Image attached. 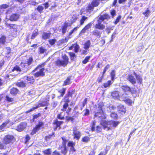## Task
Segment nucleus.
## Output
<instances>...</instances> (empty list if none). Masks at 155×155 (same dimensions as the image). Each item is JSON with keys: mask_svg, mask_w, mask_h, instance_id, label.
Segmentation results:
<instances>
[{"mask_svg": "<svg viewBox=\"0 0 155 155\" xmlns=\"http://www.w3.org/2000/svg\"><path fill=\"white\" fill-rule=\"evenodd\" d=\"M79 27H77L75 28H74L73 30H72L70 32L69 34L70 35H71L75 31H76L78 28H79Z\"/></svg>", "mask_w": 155, "mask_h": 155, "instance_id": "obj_53", "label": "nucleus"}, {"mask_svg": "<svg viewBox=\"0 0 155 155\" xmlns=\"http://www.w3.org/2000/svg\"><path fill=\"white\" fill-rule=\"evenodd\" d=\"M6 37L4 36H2L0 38V44L4 45L6 42Z\"/></svg>", "mask_w": 155, "mask_h": 155, "instance_id": "obj_26", "label": "nucleus"}, {"mask_svg": "<svg viewBox=\"0 0 155 155\" xmlns=\"http://www.w3.org/2000/svg\"><path fill=\"white\" fill-rule=\"evenodd\" d=\"M132 94H134L136 93V91L135 88H130V90L129 91Z\"/></svg>", "mask_w": 155, "mask_h": 155, "instance_id": "obj_54", "label": "nucleus"}, {"mask_svg": "<svg viewBox=\"0 0 155 155\" xmlns=\"http://www.w3.org/2000/svg\"><path fill=\"white\" fill-rule=\"evenodd\" d=\"M63 60H58L56 61V64L58 66H65L68 63V57L65 55L62 56Z\"/></svg>", "mask_w": 155, "mask_h": 155, "instance_id": "obj_5", "label": "nucleus"}, {"mask_svg": "<svg viewBox=\"0 0 155 155\" xmlns=\"http://www.w3.org/2000/svg\"><path fill=\"white\" fill-rule=\"evenodd\" d=\"M73 131L74 138V139H76L78 140H79L81 136V133L79 131L76 130L75 128H73Z\"/></svg>", "mask_w": 155, "mask_h": 155, "instance_id": "obj_11", "label": "nucleus"}, {"mask_svg": "<svg viewBox=\"0 0 155 155\" xmlns=\"http://www.w3.org/2000/svg\"><path fill=\"white\" fill-rule=\"evenodd\" d=\"M121 88L125 92L129 91L130 90V87L127 85H123Z\"/></svg>", "mask_w": 155, "mask_h": 155, "instance_id": "obj_29", "label": "nucleus"}, {"mask_svg": "<svg viewBox=\"0 0 155 155\" xmlns=\"http://www.w3.org/2000/svg\"><path fill=\"white\" fill-rule=\"evenodd\" d=\"M38 34V31L37 30H35L34 31L33 34H32L31 38V39H34L37 36Z\"/></svg>", "mask_w": 155, "mask_h": 155, "instance_id": "obj_36", "label": "nucleus"}, {"mask_svg": "<svg viewBox=\"0 0 155 155\" xmlns=\"http://www.w3.org/2000/svg\"><path fill=\"white\" fill-rule=\"evenodd\" d=\"M73 48H74V50L76 52L78 51L79 47V45L77 44H74L71 46L69 48V49L71 50H72Z\"/></svg>", "mask_w": 155, "mask_h": 155, "instance_id": "obj_18", "label": "nucleus"}, {"mask_svg": "<svg viewBox=\"0 0 155 155\" xmlns=\"http://www.w3.org/2000/svg\"><path fill=\"white\" fill-rule=\"evenodd\" d=\"M9 120L5 121L2 125L0 126V130L3 131V130L6 126L9 123Z\"/></svg>", "mask_w": 155, "mask_h": 155, "instance_id": "obj_23", "label": "nucleus"}, {"mask_svg": "<svg viewBox=\"0 0 155 155\" xmlns=\"http://www.w3.org/2000/svg\"><path fill=\"white\" fill-rule=\"evenodd\" d=\"M110 75L111 76V80L113 81L114 79L115 75V71L114 70L112 71Z\"/></svg>", "mask_w": 155, "mask_h": 155, "instance_id": "obj_47", "label": "nucleus"}, {"mask_svg": "<svg viewBox=\"0 0 155 155\" xmlns=\"http://www.w3.org/2000/svg\"><path fill=\"white\" fill-rule=\"evenodd\" d=\"M16 84L18 86L21 87H24L25 86V83L22 81L17 82Z\"/></svg>", "mask_w": 155, "mask_h": 155, "instance_id": "obj_32", "label": "nucleus"}, {"mask_svg": "<svg viewBox=\"0 0 155 155\" xmlns=\"http://www.w3.org/2000/svg\"><path fill=\"white\" fill-rule=\"evenodd\" d=\"M69 54L70 56L71 59V60H74L76 58V55L73 52H69Z\"/></svg>", "mask_w": 155, "mask_h": 155, "instance_id": "obj_38", "label": "nucleus"}, {"mask_svg": "<svg viewBox=\"0 0 155 155\" xmlns=\"http://www.w3.org/2000/svg\"><path fill=\"white\" fill-rule=\"evenodd\" d=\"M111 14L112 15V17H114L116 15V11L115 10H113L111 12Z\"/></svg>", "mask_w": 155, "mask_h": 155, "instance_id": "obj_63", "label": "nucleus"}, {"mask_svg": "<svg viewBox=\"0 0 155 155\" xmlns=\"http://www.w3.org/2000/svg\"><path fill=\"white\" fill-rule=\"evenodd\" d=\"M65 89L62 88V89H60L59 92L61 93V95L59 96L63 97L65 93Z\"/></svg>", "mask_w": 155, "mask_h": 155, "instance_id": "obj_39", "label": "nucleus"}, {"mask_svg": "<svg viewBox=\"0 0 155 155\" xmlns=\"http://www.w3.org/2000/svg\"><path fill=\"white\" fill-rule=\"evenodd\" d=\"M91 45V42L90 40L87 41L84 44V48L85 50L88 49Z\"/></svg>", "mask_w": 155, "mask_h": 155, "instance_id": "obj_24", "label": "nucleus"}, {"mask_svg": "<svg viewBox=\"0 0 155 155\" xmlns=\"http://www.w3.org/2000/svg\"><path fill=\"white\" fill-rule=\"evenodd\" d=\"M5 50L7 52V53L9 54L11 51V49L9 47H7L5 49Z\"/></svg>", "mask_w": 155, "mask_h": 155, "instance_id": "obj_60", "label": "nucleus"}, {"mask_svg": "<svg viewBox=\"0 0 155 155\" xmlns=\"http://www.w3.org/2000/svg\"><path fill=\"white\" fill-rule=\"evenodd\" d=\"M106 109L108 111L110 112L111 109H113V107L111 106L109 107H106L104 106L103 103H99L98 107L95 110L94 116L95 117H98L101 119H103L101 120V124L104 129L108 130L109 129V126L108 125V124L110 125V121H107L104 120L106 118V115L104 113Z\"/></svg>", "mask_w": 155, "mask_h": 155, "instance_id": "obj_1", "label": "nucleus"}, {"mask_svg": "<svg viewBox=\"0 0 155 155\" xmlns=\"http://www.w3.org/2000/svg\"><path fill=\"white\" fill-rule=\"evenodd\" d=\"M49 100H48L47 101H40L38 104H36L35 105V107L32 108L31 109L27 111L26 112V113H28L31 111H33L35 109H36L38 107H43L45 106H47L48 104V101Z\"/></svg>", "mask_w": 155, "mask_h": 155, "instance_id": "obj_4", "label": "nucleus"}, {"mask_svg": "<svg viewBox=\"0 0 155 155\" xmlns=\"http://www.w3.org/2000/svg\"><path fill=\"white\" fill-rule=\"evenodd\" d=\"M18 92V90L16 88H13L10 90V93L12 94H16Z\"/></svg>", "mask_w": 155, "mask_h": 155, "instance_id": "obj_31", "label": "nucleus"}, {"mask_svg": "<svg viewBox=\"0 0 155 155\" xmlns=\"http://www.w3.org/2000/svg\"><path fill=\"white\" fill-rule=\"evenodd\" d=\"M89 138L87 136H85L83 138L82 141L84 142H87L89 140Z\"/></svg>", "mask_w": 155, "mask_h": 155, "instance_id": "obj_49", "label": "nucleus"}, {"mask_svg": "<svg viewBox=\"0 0 155 155\" xmlns=\"http://www.w3.org/2000/svg\"><path fill=\"white\" fill-rule=\"evenodd\" d=\"M57 117L58 118L61 120L64 119V117L62 115V113H60V114H58V115Z\"/></svg>", "mask_w": 155, "mask_h": 155, "instance_id": "obj_57", "label": "nucleus"}, {"mask_svg": "<svg viewBox=\"0 0 155 155\" xmlns=\"http://www.w3.org/2000/svg\"><path fill=\"white\" fill-rule=\"evenodd\" d=\"M109 18V15L107 14L101 15L99 16L97 18V23L95 26V28L100 30L104 29L105 28V26L102 24V22H103L104 24H107L106 21V20H107Z\"/></svg>", "mask_w": 155, "mask_h": 155, "instance_id": "obj_2", "label": "nucleus"}, {"mask_svg": "<svg viewBox=\"0 0 155 155\" xmlns=\"http://www.w3.org/2000/svg\"><path fill=\"white\" fill-rule=\"evenodd\" d=\"M17 71L18 72H19L21 71V70L19 66H16L14 67V68L12 70V71Z\"/></svg>", "mask_w": 155, "mask_h": 155, "instance_id": "obj_42", "label": "nucleus"}, {"mask_svg": "<svg viewBox=\"0 0 155 155\" xmlns=\"http://www.w3.org/2000/svg\"><path fill=\"white\" fill-rule=\"evenodd\" d=\"M121 17L120 16H119L117 18L116 21L114 22V23L115 24H117L119 22V21L121 19Z\"/></svg>", "mask_w": 155, "mask_h": 155, "instance_id": "obj_58", "label": "nucleus"}, {"mask_svg": "<svg viewBox=\"0 0 155 155\" xmlns=\"http://www.w3.org/2000/svg\"><path fill=\"white\" fill-rule=\"evenodd\" d=\"M26 124L25 123H22L17 126V130L19 132L22 131L26 127Z\"/></svg>", "mask_w": 155, "mask_h": 155, "instance_id": "obj_13", "label": "nucleus"}, {"mask_svg": "<svg viewBox=\"0 0 155 155\" xmlns=\"http://www.w3.org/2000/svg\"><path fill=\"white\" fill-rule=\"evenodd\" d=\"M6 98L7 100L9 102H11L13 101V99L12 98L8 96H7L6 97Z\"/></svg>", "mask_w": 155, "mask_h": 155, "instance_id": "obj_62", "label": "nucleus"}, {"mask_svg": "<svg viewBox=\"0 0 155 155\" xmlns=\"http://www.w3.org/2000/svg\"><path fill=\"white\" fill-rule=\"evenodd\" d=\"M39 52L40 54H43L44 53L46 52V49L42 47H41L39 48Z\"/></svg>", "mask_w": 155, "mask_h": 155, "instance_id": "obj_35", "label": "nucleus"}, {"mask_svg": "<svg viewBox=\"0 0 155 155\" xmlns=\"http://www.w3.org/2000/svg\"><path fill=\"white\" fill-rule=\"evenodd\" d=\"M125 103L129 105H131L132 103V101L129 98H127L124 100Z\"/></svg>", "mask_w": 155, "mask_h": 155, "instance_id": "obj_37", "label": "nucleus"}, {"mask_svg": "<svg viewBox=\"0 0 155 155\" xmlns=\"http://www.w3.org/2000/svg\"><path fill=\"white\" fill-rule=\"evenodd\" d=\"M14 141V138L13 136L8 135L5 136L3 139V142L6 144L12 143Z\"/></svg>", "mask_w": 155, "mask_h": 155, "instance_id": "obj_8", "label": "nucleus"}, {"mask_svg": "<svg viewBox=\"0 0 155 155\" xmlns=\"http://www.w3.org/2000/svg\"><path fill=\"white\" fill-rule=\"evenodd\" d=\"M112 83V82L111 81H108L106 83H104L103 85L104 88H106L109 87Z\"/></svg>", "mask_w": 155, "mask_h": 155, "instance_id": "obj_33", "label": "nucleus"}, {"mask_svg": "<svg viewBox=\"0 0 155 155\" xmlns=\"http://www.w3.org/2000/svg\"><path fill=\"white\" fill-rule=\"evenodd\" d=\"M127 80L132 84H135L136 82V80L134 76L131 74H129L127 76Z\"/></svg>", "mask_w": 155, "mask_h": 155, "instance_id": "obj_12", "label": "nucleus"}, {"mask_svg": "<svg viewBox=\"0 0 155 155\" xmlns=\"http://www.w3.org/2000/svg\"><path fill=\"white\" fill-rule=\"evenodd\" d=\"M43 152L45 155H51V149H48L44 150Z\"/></svg>", "mask_w": 155, "mask_h": 155, "instance_id": "obj_30", "label": "nucleus"}, {"mask_svg": "<svg viewBox=\"0 0 155 155\" xmlns=\"http://www.w3.org/2000/svg\"><path fill=\"white\" fill-rule=\"evenodd\" d=\"M110 116L112 118L115 119H117V115L116 113L112 112Z\"/></svg>", "mask_w": 155, "mask_h": 155, "instance_id": "obj_46", "label": "nucleus"}, {"mask_svg": "<svg viewBox=\"0 0 155 155\" xmlns=\"http://www.w3.org/2000/svg\"><path fill=\"white\" fill-rule=\"evenodd\" d=\"M77 19V16L76 15H73L72 18L71 19V21L72 23L75 22Z\"/></svg>", "mask_w": 155, "mask_h": 155, "instance_id": "obj_41", "label": "nucleus"}, {"mask_svg": "<svg viewBox=\"0 0 155 155\" xmlns=\"http://www.w3.org/2000/svg\"><path fill=\"white\" fill-rule=\"evenodd\" d=\"M10 28L11 29H13V30L15 31H17V28H16V25H10Z\"/></svg>", "mask_w": 155, "mask_h": 155, "instance_id": "obj_52", "label": "nucleus"}, {"mask_svg": "<svg viewBox=\"0 0 155 155\" xmlns=\"http://www.w3.org/2000/svg\"><path fill=\"white\" fill-rule=\"evenodd\" d=\"M118 110L119 113L121 114L125 113L126 110L124 107V106L122 105H119L118 106Z\"/></svg>", "mask_w": 155, "mask_h": 155, "instance_id": "obj_15", "label": "nucleus"}, {"mask_svg": "<svg viewBox=\"0 0 155 155\" xmlns=\"http://www.w3.org/2000/svg\"><path fill=\"white\" fill-rule=\"evenodd\" d=\"M99 0H93L91 4H89L86 10L88 12L92 11L94 8L97 6L99 4Z\"/></svg>", "mask_w": 155, "mask_h": 155, "instance_id": "obj_6", "label": "nucleus"}, {"mask_svg": "<svg viewBox=\"0 0 155 155\" xmlns=\"http://www.w3.org/2000/svg\"><path fill=\"white\" fill-rule=\"evenodd\" d=\"M19 15L18 14H12L10 17L9 19L11 21H17L19 18Z\"/></svg>", "mask_w": 155, "mask_h": 155, "instance_id": "obj_14", "label": "nucleus"}, {"mask_svg": "<svg viewBox=\"0 0 155 155\" xmlns=\"http://www.w3.org/2000/svg\"><path fill=\"white\" fill-rule=\"evenodd\" d=\"M134 74L136 78L137 83L140 84H141L142 82V78L141 77L137 74L135 72H134Z\"/></svg>", "mask_w": 155, "mask_h": 155, "instance_id": "obj_19", "label": "nucleus"}, {"mask_svg": "<svg viewBox=\"0 0 155 155\" xmlns=\"http://www.w3.org/2000/svg\"><path fill=\"white\" fill-rule=\"evenodd\" d=\"M102 128L100 126H97L96 127V131L97 132H99L101 131Z\"/></svg>", "mask_w": 155, "mask_h": 155, "instance_id": "obj_61", "label": "nucleus"}, {"mask_svg": "<svg viewBox=\"0 0 155 155\" xmlns=\"http://www.w3.org/2000/svg\"><path fill=\"white\" fill-rule=\"evenodd\" d=\"M111 95L114 98L117 99L119 98V94L117 91L113 92L111 94Z\"/></svg>", "mask_w": 155, "mask_h": 155, "instance_id": "obj_25", "label": "nucleus"}, {"mask_svg": "<svg viewBox=\"0 0 155 155\" xmlns=\"http://www.w3.org/2000/svg\"><path fill=\"white\" fill-rule=\"evenodd\" d=\"M62 138L63 140L62 146L61 147L60 149L61 150V153L65 155L67 152V150L66 147V143L67 141L64 138L62 137Z\"/></svg>", "mask_w": 155, "mask_h": 155, "instance_id": "obj_9", "label": "nucleus"}, {"mask_svg": "<svg viewBox=\"0 0 155 155\" xmlns=\"http://www.w3.org/2000/svg\"><path fill=\"white\" fill-rule=\"evenodd\" d=\"M44 9V7L41 5H39L38 6L37 10V11L40 13H41Z\"/></svg>", "mask_w": 155, "mask_h": 155, "instance_id": "obj_40", "label": "nucleus"}, {"mask_svg": "<svg viewBox=\"0 0 155 155\" xmlns=\"http://www.w3.org/2000/svg\"><path fill=\"white\" fill-rule=\"evenodd\" d=\"M51 35V34L44 32L42 35V38L43 39L45 40L49 38Z\"/></svg>", "mask_w": 155, "mask_h": 155, "instance_id": "obj_21", "label": "nucleus"}, {"mask_svg": "<svg viewBox=\"0 0 155 155\" xmlns=\"http://www.w3.org/2000/svg\"><path fill=\"white\" fill-rule=\"evenodd\" d=\"M43 5L45 6V9L49 7V5L48 2L43 4Z\"/></svg>", "mask_w": 155, "mask_h": 155, "instance_id": "obj_64", "label": "nucleus"}, {"mask_svg": "<svg viewBox=\"0 0 155 155\" xmlns=\"http://www.w3.org/2000/svg\"><path fill=\"white\" fill-rule=\"evenodd\" d=\"M90 58V56H87L85 59L83 61L82 63L84 64H86Z\"/></svg>", "mask_w": 155, "mask_h": 155, "instance_id": "obj_45", "label": "nucleus"}, {"mask_svg": "<svg viewBox=\"0 0 155 155\" xmlns=\"http://www.w3.org/2000/svg\"><path fill=\"white\" fill-rule=\"evenodd\" d=\"M84 112H85L84 115L87 116L89 115V110L88 109H86L85 110H84Z\"/></svg>", "mask_w": 155, "mask_h": 155, "instance_id": "obj_56", "label": "nucleus"}, {"mask_svg": "<svg viewBox=\"0 0 155 155\" xmlns=\"http://www.w3.org/2000/svg\"><path fill=\"white\" fill-rule=\"evenodd\" d=\"M63 123V122L62 121H59L57 120L55 121V125H56V127L54 129V130L56 129L57 127H59L60 126V125Z\"/></svg>", "mask_w": 155, "mask_h": 155, "instance_id": "obj_34", "label": "nucleus"}, {"mask_svg": "<svg viewBox=\"0 0 155 155\" xmlns=\"http://www.w3.org/2000/svg\"><path fill=\"white\" fill-rule=\"evenodd\" d=\"M56 40L54 39H52L49 40V42L50 44L51 45H53L56 42Z\"/></svg>", "mask_w": 155, "mask_h": 155, "instance_id": "obj_55", "label": "nucleus"}, {"mask_svg": "<svg viewBox=\"0 0 155 155\" xmlns=\"http://www.w3.org/2000/svg\"><path fill=\"white\" fill-rule=\"evenodd\" d=\"M109 123L110 125L108 124V125L109 126V129L110 127H116L119 123V122L115 121L113 120L110 121Z\"/></svg>", "mask_w": 155, "mask_h": 155, "instance_id": "obj_16", "label": "nucleus"}, {"mask_svg": "<svg viewBox=\"0 0 155 155\" xmlns=\"http://www.w3.org/2000/svg\"><path fill=\"white\" fill-rule=\"evenodd\" d=\"M150 13V11L148 8H147L145 11L143 13V14L145 15L146 17H148L149 16Z\"/></svg>", "mask_w": 155, "mask_h": 155, "instance_id": "obj_50", "label": "nucleus"}, {"mask_svg": "<svg viewBox=\"0 0 155 155\" xmlns=\"http://www.w3.org/2000/svg\"><path fill=\"white\" fill-rule=\"evenodd\" d=\"M52 155H61V154L57 150H55L52 153Z\"/></svg>", "mask_w": 155, "mask_h": 155, "instance_id": "obj_59", "label": "nucleus"}, {"mask_svg": "<svg viewBox=\"0 0 155 155\" xmlns=\"http://www.w3.org/2000/svg\"><path fill=\"white\" fill-rule=\"evenodd\" d=\"M8 6V5L6 4H3L0 6V15H1L2 13H3L4 11L3 9H5L7 8Z\"/></svg>", "mask_w": 155, "mask_h": 155, "instance_id": "obj_20", "label": "nucleus"}, {"mask_svg": "<svg viewBox=\"0 0 155 155\" xmlns=\"http://www.w3.org/2000/svg\"><path fill=\"white\" fill-rule=\"evenodd\" d=\"M44 123L42 121H39L38 124L36 125L32 130L31 134L32 135L35 134L40 129L43 128Z\"/></svg>", "mask_w": 155, "mask_h": 155, "instance_id": "obj_7", "label": "nucleus"}, {"mask_svg": "<svg viewBox=\"0 0 155 155\" xmlns=\"http://www.w3.org/2000/svg\"><path fill=\"white\" fill-rule=\"evenodd\" d=\"M45 64V63H43L41 65H39L33 71V72L37 71V72L34 74L35 77L43 76L44 75L45 73L44 71L45 70L44 66Z\"/></svg>", "mask_w": 155, "mask_h": 155, "instance_id": "obj_3", "label": "nucleus"}, {"mask_svg": "<svg viewBox=\"0 0 155 155\" xmlns=\"http://www.w3.org/2000/svg\"><path fill=\"white\" fill-rule=\"evenodd\" d=\"M68 106V103L67 102H66L63 105V108L61 109V110L64 111H66V109Z\"/></svg>", "mask_w": 155, "mask_h": 155, "instance_id": "obj_43", "label": "nucleus"}, {"mask_svg": "<svg viewBox=\"0 0 155 155\" xmlns=\"http://www.w3.org/2000/svg\"><path fill=\"white\" fill-rule=\"evenodd\" d=\"M33 61V59L31 58H29L27 61H25L21 62L20 64V66L22 68H28V66L30 65L32 63Z\"/></svg>", "mask_w": 155, "mask_h": 155, "instance_id": "obj_10", "label": "nucleus"}, {"mask_svg": "<svg viewBox=\"0 0 155 155\" xmlns=\"http://www.w3.org/2000/svg\"><path fill=\"white\" fill-rule=\"evenodd\" d=\"M70 78H68L67 79L64 81L63 84L64 86L66 85L69 84L70 83Z\"/></svg>", "mask_w": 155, "mask_h": 155, "instance_id": "obj_44", "label": "nucleus"}, {"mask_svg": "<svg viewBox=\"0 0 155 155\" xmlns=\"http://www.w3.org/2000/svg\"><path fill=\"white\" fill-rule=\"evenodd\" d=\"M92 34L94 35L97 36V37H100L101 32L97 30H94L92 32Z\"/></svg>", "mask_w": 155, "mask_h": 155, "instance_id": "obj_27", "label": "nucleus"}, {"mask_svg": "<svg viewBox=\"0 0 155 155\" xmlns=\"http://www.w3.org/2000/svg\"><path fill=\"white\" fill-rule=\"evenodd\" d=\"M68 147H72L75 146V143L70 141L68 143Z\"/></svg>", "mask_w": 155, "mask_h": 155, "instance_id": "obj_51", "label": "nucleus"}, {"mask_svg": "<svg viewBox=\"0 0 155 155\" xmlns=\"http://www.w3.org/2000/svg\"><path fill=\"white\" fill-rule=\"evenodd\" d=\"M92 25V24L91 23H90L88 24L81 31V33H84L86 30H87L90 28H91Z\"/></svg>", "mask_w": 155, "mask_h": 155, "instance_id": "obj_22", "label": "nucleus"}, {"mask_svg": "<svg viewBox=\"0 0 155 155\" xmlns=\"http://www.w3.org/2000/svg\"><path fill=\"white\" fill-rule=\"evenodd\" d=\"M87 18V17H85L84 16H82V18L80 20V24L81 25L83 24L84 22V21H85Z\"/></svg>", "mask_w": 155, "mask_h": 155, "instance_id": "obj_48", "label": "nucleus"}, {"mask_svg": "<svg viewBox=\"0 0 155 155\" xmlns=\"http://www.w3.org/2000/svg\"><path fill=\"white\" fill-rule=\"evenodd\" d=\"M24 78V79L27 80L29 83H32L34 82L35 81L33 77L32 76H25Z\"/></svg>", "mask_w": 155, "mask_h": 155, "instance_id": "obj_17", "label": "nucleus"}, {"mask_svg": "<svg viewBox=\"0 0 155 155\" xmlns=\"http://www.w3.org/2000/svg\"><path fill=\"white\" fill-rule=\"evenodd\" d=\"M68 26V24L67 23H65L63 25L62 28V32L63 34L65 33Z\"/></svg>", "mask_w": 155, "mask_h": 155, "instance_id": "obj_28", "label": "nucleus"}]
</instances>
